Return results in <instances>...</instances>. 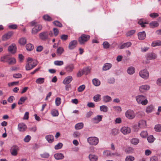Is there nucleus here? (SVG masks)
<instances>
[{
	"label": "nucleus",
	"mask_w": 161,
	"mask_h": 161,
	"mask_svg": "<svg viewBox=\"0 0 161 161\" xmlns=\"http://www.w3.org/2000/svg\"><path fill=\"white\" fill-rule=\"evenodd\" d=\"M139 76L144 80L147 79L149 77V73L148 71L146 69L141 70L139 73Z\"/></svg>",
	"instance_id": "6"
},
{
	"label": "nucleus",
	"mask_w": 161,
	"mask_h": 161,
	"mask_svg": "<svg viewBox=\"0 0 161 161\" xmlns=\"http://www.w3.org/2000/svg\"><path fill=\"white\" fill-rule=\"evenodd\" d=\"M93 85L95 86H99L100 84V81L97 79H94L92 80Z\"/></svg>",
	"instance_id": "40"
},
{
	"label": "nucleus",
	"mask_w": 161,
	"mask_h": 161,
	"mask_svg": "<svg viewBox=\"0 0 161 161\" xmlns=\"http://www.w3.org/2000/svg\"><path fill=\"white\" fill-rule=\"evenodd\" d=\"M150 88V86L149 85H142L139 87V90L141 92L143 93L148 90Z\"/></svg>",
	"instance_id": "12"
},
{
	"label": "nucleus",
	"mask_w": 161,
	"mask_h": 161,
	"mask_svg": "<svg viewBox=\"0 0 161 161\" xmlns=\"http://www.w3.org/2000/svg\"><path fill=\"white\" fill-rule=\"evenodd\" d=\"M85 85H82L78 87L77 90L79 92H81L85 89Z\"/></svg>",
	"instance_id": "50"
},
{
	"label": "nucleus",
	"mask_w": 161,
	"mask_h": 161,
	"mask_svg": "<svg viewBox=\"0 0 161 161\" xmlns=\"http://www.w3.org/2000/svg\"><path fill=\"white\" fill-rule=\"evenodd\" d=\"M138 23L141 25L142 27H144L145 26V24H148V23L143 19H141L139 20Z\"/></svg>",
	"instance_id": "34"
},
{
	"label": "nucleus",
	"mask_w": 161,
	"mask_h": 161,
	"mask_svg": "<svg viewBox=\"0 0 161 161\" xmlns=\"http://www.w3.org/2000/svg\"><path fill=\"white\" fill-rule=\"evenodd\" d=\"M19 150V147L15 145L12 147L10 150V153L11 155L14 156H16L18 153V151Z\"/></svg>",
	"instance_id": "9"
},
{
	"label": "nucleus",
	"mask_w": 161,
	"mask_h": 161,
	"mask_svg": "<svg viewBox=\"0 0 161 161\" xmlns=\"http://www.w3.org/2000/svg\"><path fill=\"white\" fill-rule=\"evenodd\" d=\"M138 36L139 39L140 40H144L146 37V34L144 31L139 32L138 34Z\"/></svg>",
	"instance_id": "22"
},
{
	"label": "nucleus",
	"mask_w": 161,
	"mask_h": 161,
	"mask_svg": "<svg viewBox=\"0 0 161 161\" xmlns=\"http://www.w3.org/2000/svg\"><path fill=\"white\" fill-rule=\"evenodd\" d=\"M150 27L154 28L158 27L159 25V24L157 21H152L149 23Z\"/></svg>",
	"instance_id": "33"
},
{
	"label": "nucleus",
	"mask_w": 161,
	"mask_h": 161,
	"mask_svg": "<svg viewBox=\"0 0 161 161\" xmlns=\"http://www.w3.org/2000/svg\"><path fill=\"white\" fill-rule=\"evenodd\" d=\"M151 45L153 47L161 46V41L157 40L153 42Z\"/></svg>",
	"instance_id": "29"
},
{
	"label": "nucleus",
	"mask_w": 161,
	"mask_h": 161,
	"mask_svg": "<svg viewBox=\"0 0 161 161\" xmlns=\"http://www.w3.org/2000/svg\"><path fill=\"white\" fill-rule=\"evenodd\" d=\"M16 47L14 43L12 44L8 48V52L12 53H14L16 52Z\"/></svg>",
	"instance_id": "13"
},
{
	"label": "nucleus",
	"mask_w": 161,
	"mask_h": 161,
	"mask_svg": "<svg viewBox=\"0 0 161 161\" xmlns=\"http://www.w3.org/2000/svg\"><path fill=\"white\" fill-rule=\"evenodd\" d=\"M154 109V106L153 105L150 104L146 107L145 112L147 114H149L153 112Z\"/></svg>",
	"instance_id": "15"
},
{
	"label": "nucleus",
	"mask_w": 161,
	"mask_h": 161,
	"mask_svg": "<svg viewBox=\"0 0 161 161\" xmlns=\"http://www.w3.org/2000/svg\"><path fill=\"white\" fill-rule=\"evenodd\" d=\"M38 62L36 60L28 58L25 65V69L26 70H31L36 66Z\"/></svg>",
	"instance_id": "1"
},
{
	"label": "nucleus",
	"mask_w": 161,
	"mask_h": 161,
	"mask_svg": "<svg viewBox=\"0 0 161 161\" xmlns=\"http://www.w3.org/2000/svg\"><path fill=\"white\" fill-rule=\"evenodd\" d=\"M52 116L54 117L58 116L59 114L58 111L56 109H53L51 113Z\"/></svg>",
	"instance_id": "47"
},
{
	"label": "nucleus",
	"mask_w": 161,
	"mask_h": 161,
	"mask_svg": "<svg viewBox=\"0 0 161 161\" xmlns=\"http://www.w3.org/2000/svg\"><path fill=\"white\" fill-rule=\"evenodd\" d=\"M72 77L71 76H69L66 77L64 80L63 83L64 84L69 83L72 80Z\"/></svg>",
	"instance_id": "21"
},
{
	"label": "nucleus",
	"mask_w": 161,
	"mask_h": 161,
	"mask_svg": "<svg viewBox=\"0 0 161 161\" xmlns=\"http://www.w3.org/2000/svg\"><path fill=\"white\" fill-rule=\"evenodd\" d=\"M135 32L134 30H131L126 33V36L127 37L130 36L134 34Z\"/></svg>",
	"instance_id": "53"
},
{
	"label": "nucleus",
	"mask_w": 161,
	"mask_h": 161,
	"mask_svg": "<svg viewBox=\"0 0 161 161\" xmlns=\"http://www.w3.org/2000/svg\"><path fill=\"white\" fill-rule=\"evenodd\" d=\"M100 109L101 111L105 113L108 111V108L106 105H102L100 107Z\"/></svg>",
	"instance_id": "35"
},
{
	"label": "nucleus",
	"mask_w": 161,
	"mask_h": 161,
	"mask_svg": "<svg viewBox=\"0 0 161 161\" xmlns=\"http://www.w3.org/2000/svg\"><path fill=\"white\" fill-rule=\"evenodd\" d=\"M125 152L128 154L134 152V149L131 147H128L125 149Z\"/></svg>",
	"instance_id": "44"
},
{
	"label": "nucleus",
	"mask_w": 161,
	"mask_h": 161,
	"mask_svg": "<svg viewBox=\"0 0 161 161\" xmlns=\"http://www.w3.org/2000/svg\"><path fill=\"white\" fill-rule=\"evenodd\" d=\"M61 103V98L59 97H57L55 100V104L57 106H59Z\"/></svg>",
	"instance_id": "59"
},
{
	"label": "nucleus",
	"mask_w": 161,
	"mask_h": 161,
	"mask_svg": "<svg viewBox=\"0 0 161 161\" xmlns=\"http://www.w3.org/2000/svg\"><path fill=\"white\" fill-rule=\"evenodd\" d=\"M103 46L104 48L107 49L109 47L110 45L107 42H104L103 43Z\"/></svg>",
	"instance_id": "54"
},
{
	"label": "nucleus",
	"mask_w": 161,
	"mask_h": 161,
	"mask_svg": "<svg viewBox=\"0 0 161 161\" xmlns=\"http://www.w3.org/2000/svg\"><path fill=\"white\" fill-rule=\"evenodd\" d=\"M54 157L57 160L63 159L64 158V156L62 153H56L55 154Z\"/></svg>",
	"instance_id": "23"
},
{
	"label": "nucleus",
	"mask_w": 161,
	"mask_h": 161,
	"mask_svg": "<svg viewBox=\"0 0 161 161\" xmlns=\"http://www.w3.org/2000/svg\"><path fill=\"white\" fill-rule=\"evenodd\" d=\"M19 83V82L18 81H14L11 83H8V85L9 87H10L11 86H14V85H18Z\"/></svg>",
	"instance_id": "57"
},
{
	"label": "nucleus",
	"mask_w": 161,
	"mask_h": 161,
	"mask_svg": "<svg viewBox=\"0 0 161 161\" xmlns=\"http://www.w3.org/2000/svg\"><path fill=\"white\" fill-rule=\"evenodd\" d=\"M50 34L47 32H42L40 33L39 35L40 38L42 40H45L47 39L48 35Z\"/></svg>",
	"instance_id": "16"
},
{
	"label": "nucleus",
	"mask_w": 161,
	"mask_h": 161,
	"mask_svg": "<svg viewBox=\"0 0 161 161\" xmlns=\"http://www.w3.org/2000/svg\"><path fill=\"white\" fill-rule=\"evenodd\" d=\"M54 64L57 66H61L64 64V62L62 61L57 60L54 62Z\"/></svg>",
	"instance_id": "51"
},
{
	"label": "nucleus",
	"mask_w": 161,
	"mask_h": 161,
	"mask_svg": "<svg viewBox=\"0 0 161 161\" xmlns=\"http://www.w3.org/2000/svg\"><path fill=\"white\" fill-rule=\"evenodd\" d=\"M87 141L90 145L94 146L97 145L99 142L98 138L96 137H89Z\"/></svg>",
	"instance_id": "5"
},
{
	"label": "nucleus",
	"mask_w": 161,
	"mask_h": 161,
	"mask_svg": "<svg viewBox=\"0 0 161 161\" xmlns=\"http://www.w3.org/2000/svg\"><path fill=\"white\" fill-rule=\"evenodd\" d=\"M13 77L15 78H19L22 77V75L21 74H14L13 75Z\"/></svg>",
	"instance_id": "62"
},
{
	"label": "nucleus",
	"mask_w": 161,
	"mask_h": 161,
	"mask_svg": "<svg viewBox=\"0 0 161 161\" xmlns=\"http://www.w3.org/2000/svg\"><path fill=\"white\" fill-rule=\"evenodd\" d=\"M102 115H97L92 119V121L95 123H98L102 120Z\"/></svg>",
	"instance_id": "18"
},
{
	"label": "nucleus",
	"mask_w": 161,
	"mask_h": 161,
	"mask_svg": "<svg viewBox=\"0 0 161 161\" xmlns=\"http://www.w3.org/2000/svg\"><path fill=\"white\" fill-rule=\"evenodd\" d=\"M53 24L55 26L59 27H62V24L58 21L56 20L53 22Z\"/></svg>",
	"instance_id": "46"
},
{
	"label": "nucleus",
	"mask_w": 161,
	"mask_h": 161,
	"mask_svg": "<svg viewBox=\"0 0 161 161\" xmlns=\"http://www.w3.org/2000/svg\"><path fill=\"white\" fill-rule=\"evenodd\" d=\"M138 126L140 128H144L147 126L146 121L145 120H141L138 122Z\"/></svg>",
	"instance_id": "19"
},
{
	"label": "nucleus",
	"mask_w": 161,
	"mask_h": 161,
	"mask_svg": "<svg viewBox=\"0 0 161 161\" xmlns=\"http://www.w3.org/2000/svg\"><path fill=\"white\" fill-rule=\"evenodd\" d=\"M146 58L147 61V63H149V60H150L155 59L157 58V55L155 53H150L147 54Z\"/></svg>",
	"instance_id": "7"
},
{
	"label": "nucleus",
	"mask_w": 161,
	"mask_h": 161,
	"mask_svg": "<svg viewBox=\"0 0 161 161\" xmlns=\"http://www.w3.org/2000/svg\"><path fill=\"white\" fill-rule=\"evenodd\" d=\"M31 26H34L32 29L31 33L32 35H36L42 29V26L40 24H37L35 21H32L30 23Z\"/></svg>",
	"instance_id": "2"
},
{
	"label": "nucleus",
	"mask_w": 161,
	"mask_h": 161,
	"mask_svg": "<svg viewBox=\"0 0 161 161\" xmlns=\"http://www.w3.org/2000/svg\"><path fill=\"white\" fill-rule=\"evenodd\" d=\"M74 69V66L72 64L68 65L65 67L66 71L68 73L72 72Z\"/></svg>",
	"instance_id": "20"
},
{
	"label": "nucleus",
	"mask_w": 161,
	"mask_h": 161,
	"mask_svg": "<svg viewBox=\"0 0 161 161\" xmlns=\"http://www.w3.org/2000/svg\"><path fill=\"white\" fill-rule=\"evenodd\" d=\"M120 131L124 135H126L130 133L131 129L129 127L124 126L121 128Z\"/></svg>",
	"instance_id": "11"
},
{
	"label": "nucleus",
	"mask_w": 161,
	"mask_h": 161,
	"mask_svg": "<svg viewBox=\"0 0 161 161\" xmlns=\"http://www.w3.org/2000/svg\"><path fill=\"white\" fill-rule=\"evenodd\" d=\"M112 65L110 63H106L103 67V69L104 70H107L109 69L112 67Z\"/></svg>",
	"instance_id": "28"
},
{
	"label": "nucleus",
	"mask_w": 161,
	"mask_h": 161,
	"mask_svg": "<svg viewBox=\"0 0 161 161\" xmlns=\"http://www.w3.org/2000/svg\"><path fill=\"white\" fill-rule=\"evenodd\" d=\"M26 48L27 50L29 51L32 50L34 48L33 46L31 43L27 44L26 46Z\"/></svg>",
	"instance_id": "41"
},
{
	"label": "nucleus",
	"mask_w": 161,
	"mask_h": 161,
	"mask_svg": "<svg viewBox=\"0 0 161 161\" xmlns=\"http://www.w3.org/2000/svg\"><path fill=\"white\" fill-rule=\"evenodd\" d=\"M135 68L132 66L129 67L127 69V72L129 75H132L135 72Z\"/></svg>",
	"instance_id": "26"
},
{
	"label": "nucleus",
	"mask_w": 161,
	"mask_h": 161,
	"mask_svg": "<svg viewBox=\"0 0 161 161\" xmlns=\"http://www.w3.org/2000/svg\"><path fill=\"white\" fill-rule=\"evenodd\" d=\"M101 96L100 94L96 95L93 97L94 101L96 102L100 101L101 100Z\"/></svg>",
	"instance_id": "42"
},
{
	"label": "nucleus",
	"mask_w": 161,
	"mask_h": 161,
	"mask_svg": "<svg viewBox=\"0 0 161 161\" xmlns=\"http://www.w3.org/2000/svg\"><path fill=\"white\" fill-rule=\"evenodd\" d=\"M64 51V48L62 47H58L57 51V53L58 55H60Z\"/></svg>",
	"instance_id": "39"
},
{
	"label": "nucleus",
	"mask_w": 161,
	"mask_h": 161,
	"mask_svg": "<svg viewBox=\"0 0 161 161\" xmlns=\"http://www.w3.org/2000/svg\"><path fill=\"white\" fill-rule=\"evenodd\" d=\"M44 81V78H39L37 79L36 82L37 84H42Z\"/></svg>",
	"instance_id": "48"
},
{
	"label": "nucleus",
	"mask_w": 161,
	"mask_h": 161,
	"mask_svg": "<svg viewBox=\"0 0 161 161\" xmlns=\"http://www.w3.org/2000/svg\"><path fill=\"white\" fill-rule=\"evenodd\" d=\"M90 36L89 35L82 34L79 37L78 41L80 44H83L90 39Z\"/></svg>",
	"instance_id": "4"
},
{
	"label": "nucleus",
	"mask_w": 161,
	"mask_h": 161,
	"mask_svg": "<svg viewBox=\"0 0 161 161\" xmlns=\"http://www.w3.org/2000/svg\"><path fill=\"white\" fill-rule=\"evenodd\" d=\"M63 145L61 143H59L56 145L54 147L55 149H58L61 148L62 147Z\"/></svg>",
	"instance_id": "55"
},
{
	"label": "nucleus",
	"mask_w": 161,
	"mask_h": 161,
	"mask_svg": "<svg viewBox=\"0 0 161 161\" xmlns=\"http://www.w3.org/2000/svg\"><path fill=\"white\" fill-rule=\"evenodd\" d=\"M134 160V157L130 155L127 156L125 158V161H133Z\"/></svg>",
	"instance_id": "45"
},
{
	"label": "nucleus",
	"mask_w": 161,
	"mask_h": 161,
	"mask_svg": "<svg viewBox=\"0 0 161 161\" xmlns=\"http://www.w3.org/2000/svg\"><path fill=\"white\" fill-rule=\"evenodd\" d=\"M130 142L132 144L136 145L138 144L139 142V140L137 138H134L130 140Z\"/></svg>",
	"instance_id": "31"
},
{
	"label": "nucleus",
	"mask_w": 161,
	"mask_h": 161,
	"mask_svg": "<svg viewBox=\"0 0 161 161\" xmlns=\"http://www.w3.org/2000/svg\"><path fill=\"white\" fill-rule=\"evenodd\" d=\"M150 16L153 18H154L158 16V14L157 13H151L149 15Z\"/></svg>",
	"instance_id": "63"
},
{
	"label": "nucleus",
	"mask_w": 161,
	"mask_h": 161,
	"mask_svg": "<svg viewBox=\"0 0 161 161\" xmlns=\"http://www.w3.org/2000/svg\"><path fill=\"white\" fill-rule=\"evenodd\" d=\"M83 71L84 74L86 75L90 72V70L88 68H85L83 69Z\"/></svg>",
	"instance_id": "61"
},
{
	"label": "nucleus",
	"mask_w": 161,
	"mask_h": 161,
	"mask_svg": "<svg viewBox=\"0 0 161 161\" xmlns=\"http://www.w3.org/2000/svg\"><path fill=\"white\" fill-rule=\"evenodd\" d=\"M154 129L156 131H161V125L160 124L156 125L154 127Z\"/></svg>",
	"instance_id": "52"
},
{
	"label": "nucleus",
	"mask_w": 161,
	"mask_h": 161,
	"mask_svg": "<svg viewBox=\"0 0 161 161\" xmlns=\"http://www.w3.org/2000/svg\"><path fill=\"white\" fill-rule=\"evenodd\" d=\"M73 136L75 137H79L80 136L81 134L80 132L78 131L75 132L73 134Z\"/></svg>",
	"instance_id": "58"
},
{
	"label": "nucleus",
	"mask_w": 161,
	"mask_h": 161,
	"mask_svg": "<svg viewBox=\"0 0 161 161\" xmlns=\"http://www.w3.org/2000/svg\"><path fill=\"white\" fill-rule=\"evenodd\" d=\"M43 19L45 21H49L50 20V17L49 15L47 14L44 15L43 17Z\"/></svg>",
	"instance_id": "56"
},
{
	"label": "nucleus",
	"mask_w": 161,
	"mask_h": 161,
	"mask_svg": "<svg viewBox=\"0 0 161 161\" xmlns=\"http://www.w3.org/2000/svg\"><path fill=\"white\" fill-rule=\"evenodd\" d=\"M89 158L90 161H97L98 157L94 154H90L89 156Z\"/></svg>",
	"instance_id": "27"
},
{
	"label": "nucleus",
	"mask_w": 161,
	"mask_h": 161,
	"mask_svg": "<svg viewBox=\"0 0 161 161\" xmlns=\"http://www.w3.org/2000/svg\"><path fill=\"white\" fill-rule=\"evenodd\" d=\"M31 139V137L29 135H27L24 138V140L25 142H29Z\"/></svg>",
	"instance_id": "60"
},
{
	"label": "nucleus",
	"mask_w": 161,
	"mask_h": 161,
	"mask_svg": "<svg viewBox=\"0 0 161 161\" xmlns=\"http://www.w3.org/2000/svg\"><path fill=\"white\" fill-rule=\"evenodd\" d=\"M125 115L127 118L130 119H134L135 116L134 111L130 109L128 110L126 112Z\"/></svg>",
	"instance_id": "8"
},
{
	"label": "nucleus",
	"mask_w": 161,
	"mask_h": 161,
	"mask_svg": "<svg viewBox=\"0 0 161 161\" xmlns=\"http://www.w3.org/2000/svg\"><path fill=\"white\" fill-rule=\"evenodd\" d=\"M83 127V124L82 123H79L77 124L75 126V128L77 130L82 129Z\"/></svg>",
	"instance_id": "36"
},
{
	"label": "nucleus",
	"mask_w": 161,
	"mask_h": 161,
	"mask_svg": "<svg viewBox=\"0 0 161 161\" xmlns=\"http://www.w3.org/2000/svg\"><path fill=\"white\" fill-rule=\"evenodd\" d=\"M113 108L114 111L117 113H119L122 111L121 108L119 106H114Z\"/></svg>",
	"instance_id": "38"
},
{
	"label": "nucleus",
	"mask_w": 161,
	"mask_h": 161,
	"mask_svg": "<svg viewBox=\"0 0 161 161\" xmlns=\"http://www.w3.org/2000/svg\"><path fill=\"white\" fill-rule=\"evenodd\" d=\"M140 135L142 138H145L147 136L148 133L147 131H143L141 133Z\"/></svg>",
	"instance_id": "49"
},
{
	"label": "nucleus",
	"mask_w": 161,
	"mask_h": 161,
	"mask_svg": "<svg viewBox=\"0 0 161 161\" xmlns=\"http://www.w3.org/2000/svg\"><path fill=\"white\" fill-rule=\"evenodd\" d=\"M13 33L12 31H9L5 34L2 37V40L3 41H6L9 39L12 36Z\"/></svg>",
	"instance_id": "14"
},
{
	"label": "nucleus",
	"mask_w": 161,
	"mask_h": 161,
	"mask_svg": "<svg viewBox=\"0 0 161 161\" xmlns=\"http://www.w3.org/2000/svg\"><path fill=\"white\" fill-rule=\"evenodd\" d=\"M158 158L155 156L152 157L150 159V161H158Z\"/></svg>",
	"instance_id": "64"
},
{
	"label": "nucleus",
	"mask_w": 161,
	"mask_h": 161,
	"mask_svg": "<svg viewBox=\"0 0 161 161\" xmlns=\"http://www.w3.org/2000/svg\"><path fill=\"white\" fill-rule=\"evenodd\" d=\"M27 99L26 97H22L20 98L18 102V104L20 105L24 103L25 101Z\"/></svg>",
	"instance_id": "37"
},
{
	"label": "nucleus",
	"mask_w": 161,
	"mask_h": 161,
	"mask_svg": "<svg viewBox=\"0 0 161 161\" xmlns=\"http://www.w3.org/2000/svg\"><path fill=\"white\" fill-rule=\"evenodd\" d=\"M26 125L23 123H19L18 126V130L21 132H24L27 129Z\"/></svg>",
	"instance_id": "10"
},
{
	"label": "nucleus",
	"mask_w": 161,
	"mask_h": 161,
	"mask_svg": "<svg viewBox=\"0 0 161 161\" xmlns=\"http://www.w3.org/2000/svg\"><path fill=\"white\" fill-rule=\"evenodd\" d=\"M147 139L149 143H152L155 140V138L153 136L150 135L147 137Z\"/></svg>",
	"instance_id": "43"
},
{
	"label": "nucleus",
	"mask_w": 161,
	"mask_h": 161,
	"mask_svg": "<svg viewBox=\"0 0 161 161\" xmlns=\"http://www.w3.org/2000/svg\"><path fill=\"white\" fill-rule=\"evenodd\" d=\"M136 99L139 104L146 105L148 103V100L146 97L143 95H138L136 96Z\"/></svg>",
	"instance_id": "3"
},
{
	"label": "nucleus",
	"mask_w": 161,
	"mask_h": 161,
	"mask_svg": "<svg viewBox=\"0 0 161 161\" xmlns=\"http://www.w3.org/2000/svg\"><path fill=\"white\" fill-rule=\"evenodd\" d=\"M112 100L111 97L108 96L106 95L103 97V100L105 103H108L110 102Z\"/></svg>",
	"instance_id": "25"
},
{
	"label": "nucleus",
	"mask_w": 161,
	"mask_h": 161,
	"mask_svg": "<svg viewBox=\"0 0 161 161\" xmlns=\"http://www.w3.org/2000/svg\"><path fill=\"white\" fill-rule=\"evenodd\" d=\"M77 44L76 40H73L70 42L69 44L68 47L70 49H73L76 46Z\"/></svg>",
	"instance_id": "17"
},
{
	"label": "nucleus",
	"mask_w": 161,
	"mask_h": 161,
	"mask_svg": "<svg viewBox=\"0 0 161 161\" xmlns=\"http://www.w3.org/2000/svg\"><path fill=\"white\" fill-rule=\"evenodd\" d=\"M132 43L130 42H128L122 44L120 47L121 49H123L125 48H127L131 46Z\"/></svg>",
	"instance_id": "24"
},
{
	"label": "nucleus",
	"mask_w": 161,
	"mask_h": 161,
	"mask_svg": "<svg viewBox=\"0 0 161 161\" xmlns=\"http://www.w3.org/2000/svg\"><path fill=\"white\" fill-rule=\"evenodd\" d=\"M7 62L9 64L13 65L16 63V61L15 58H9L7 60Z\"/></svg>",
	"instance_id": "32"
},
{
	"label": "nucleus",
	"mask_w": 161,
	"mask_h": 161,
	"mask_svg": "<svg viewBox=\"0 0 161 161\" xmlns=\"http://www.w3.org/2000/svg\"><path fill=\"white\" fill-rule=\"evenodd\" d=\"M19 43L21 45H24L26 43V39L25 38L22 37L19 40Z\"/></svg>",
	"instance_id": "30"
}]
</instances>
